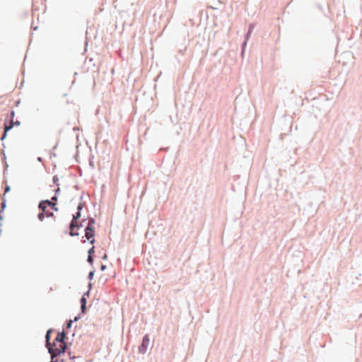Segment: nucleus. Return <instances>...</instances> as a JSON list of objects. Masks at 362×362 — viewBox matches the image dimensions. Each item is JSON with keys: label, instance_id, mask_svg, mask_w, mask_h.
Listing matches in <instances>:
<instances>
[{"label": "nucleus", "instance_id": "f257e3e1", "mask_svg": "<svg viewBox=\"0 0 362 362\" xmlns=\"http://www.w3.org/2000/svg\"><path fill=\"white\" fill-rule=\"evenodd\" d=\"M39 208L42 210V212L38 214V218L41 221H43L45 216H53V211H50V209L55 211H58V209L56 206V203L49 200H43L40 202Z\"/></svg>", "mask_w": 362, "mask_h": 362}, {"label": "nucleus", "instance_id": "f03ea898", "mask_svg": "<svg viewBox=\"0 0 362 362\" xmlns=\"http://www.w3.org/2000/svg\"><path fill=\"white\" fill-rule=\"evenodd\" d=\"M66 347L64 341H54L52 346L49 347V351L54 357L64 353Z\"/></svg>", "mask_w": 362, "mask_h": 362}, {"label": "nucleus", "instance_id": "7ed1b4c3", "mask_svg": "<svg viewBox=\"0 0 362 362\" xmlns=\"http://www.w3.org/2000/svg\"><path fill=\"white\" fill-rule=\"evenodd\" d=\"M95 221L93 218H90L88 220V226L85 230V236L87 240H90V243L93 244L95 242V239L93 238L95 235V228H94Z\"/></svg>", "mask_w": 362, "mask_h": 362}, {"label": "nucleus", "instance_id": "20e7f679", "mask_svg": "<svg viewBox=\"0 0 362 362\" xmlns=\"http://www.w3.org/2000/svg\"><path fill=\"white\" fill-rule=\"evenodd\" d=\"M81 216L80 211H78L75 215L73 216V221L70 223V235L71 236H75L78 235V233H76L74 231V228L78 227V226L74 223V221L77 220Z\"/></svg>", "mask_w": 362, "mask_h": 362}, {"label": "nucleus", "instance_id": "39448f33", "mask_svg": "<svg viewBox=\"0 0 362 362\" xmlns=\"http://www.w3.org/2000/svg\"><path fill=\"white\" fill-rule=\"evenodd\" d=\"M13 124L19 125L20 122L18 121L16 122H13V120H11L10 125H8V126L6 125L4 127V133L3 136L1 137V139H4L5 138L6 135V132L13 127Z\"/></svg>", "mask_w": 362, "mask_h": 362}, {"label": "nucleus", "instance_id": "423d86ee", "mask_svg": "<svg viewBox=\"0 0 362 362\" xmlns=\"http://www.w3.org/2000/svg\"><path fill=\"white\" fill-rule=\"evenodd\" d=\"M65 334L64 332L58 333L54 341H64Z\"/></svg>", "mask_w": 362, "mask_h": 362}, {"label": "nucleus", "instance_id": "0eeeda50", "mask_svg": "<svg viewBox=\"0 0 362 362\" xmlns=\"http://www.w3.org/2000/svg\"><path fill=\"white\" fill-rule=\"evenodd\" d=\"M81 310L83 312L85 308H86V299L84 296H83L81 299Z\"/></svg>", "mask_w": 362, "mask_h": 362}, {"label": "nucleus", "instance_id": "6e6552de", "mask_svg": "<svg viewBox=\"0 0 362 362\" xmlns=\"http://www.w3.org/2000/svg\"><path fill=\"white\" fill-rule=\"evenodd\" d=\"M149 343V338L148 336H145L143 339L142 346H146Z\"/></svg>", "mask_w": 362, "mask_h": 362}, {"label": "nucleus", "instance_id": "1a4fd4ad", "mask_svg": "<svg viewBox=\"0 0 362 362\" xmlns=\"http://www.w3.org/2000/svg\"><path fill=\"white\" fill-rule=\"evenodd\" d=\"M88 262L90 263V264H93V259L91 255H88Z\"/></svg>", "mask_w": 362, "mask_h": 362}, {"label": "nucleus", "instance_id": "9d476101", "mask_svg": "<svg viewBox=\"0 0 362 362\" xmlns=\"http://www.w3.org/2000/svg\"><path fill=\"white\" fill-rule=\"evenodd\" d=\"M94 249H95V247H92L88 250V254H89V255H91L93 253H94Z\"/></svg>", "mask_w": 362, "mask_h": 362}, {"label": "nucleus", "instance_id": "9b49d317", "mask_svg": "<svg viewBox=\"0 0 362 362\" xmlns=\"http://www.w3.org/2000/svg\"><path fill=\"white\" fill-rule=\"evenodd\" d=\"M9 190H10V187H9L8 186H7V187L5 188L4 194L7 193Z\"/></svg>", "mask_w": 362, "mask_h": 362}, {"label": "nucleus", "instance_id": "f8f14e48", "mask_svg": "<svg viewBox=\"0 0 362 362\" xmlns=\"http://www.w3.org/2000/svg\"><path fill=\"white\" fill-rule=\"evenodd\" d=\"M82 208H83L82 204H79V205L78 206V211H79Z\"/></svg>", "mask_w": 362, "mask_h": 362}, {"label": "nucleus", "instance_id": "ddd939ff", "mask_svg": "<svg viewBox=\"0 0 362 362\" xmlns=\"http://www.w3.org/2000/svg\"><path fill=\"white\" fill-rule=\"evenodd\" d=\"M93 272H91L89 273V277L90 278H91L93 276Z\"/></svg>", "mask_w": 362, "mask_h": 362}, {"label": "nucleus", "instance_id": "4468645a", "mask_svg": "<svg viewBox=\"0 0 362 362\" xmlns=\"http://www.w3.org/2000/svg\"><path fill=\"white\" fill-rule=\"evenodd\" d=\"M57 197H55V196H54V197H53L52 198V201H56V200H57Z\"/></svg>", "mask_w": 362, "mask_h": 362}, {"label": "nucleus", "instance_id": "2eb2a0df", "mask_svg": "<svg viewBox=\"0 0 362 362\" xmlns=\"http://www.w3.org/2000/svg\"><path fill=\"white\" fill-rule=\"evenodd\" d=\"M105 269V266L103 265V266L101 267V269H102V270H104Z\"/></svg>", "mask_w": 362, "mask_h": 362}, {"label": "nucleus", "instance_id": "dca6fc26", "mask_svg": "<svg viewBox=\"0 0 362 362\" xmlns=\"http://www.w3.org/2000/svg\"><path fill=\"white\" fill-rule=\"evenodd\" d=\"M46 337H47V345H49V343H48V334L46 335Z\"/></svg>", "mask_w": 362, "mask_h": 362}, {"label": "nucleus", "instance_id": "f3484780", "mask_svg": "<svg viewBox=\"0 0 362 362\" xmlns=\"http://www.w3.org/2000/svg\"><path fill=\"white\" fill-rule=\"evenodd\" d=\"M11 116H12V117H13V116H14V112L13 111L11 112Z\"/></svg>", "mask_w": 362, "mask_h": 362}, {"label": "nucleus", "instance_id": "a211bd4d", "mask_svg": "<svg viewBox=\"0 0 362 362\" xmlns=\"http://www.w3.org/2000/svg\"><path fill=\"white\" fill-rule=\"evenodd\" d=\"M71 362H72V361H71Z\"/></svg>", "mask_w": 362, "mask_h": 362}]
</instances>
